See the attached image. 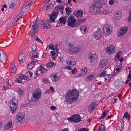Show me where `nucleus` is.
I'll use <instances>...</instances> for the list:
<instances>
[{
  "label": "nucleus",
  "mask_w": 131,
  "mask_h": 131,
  "mask_svg": "<svg viewBox=\"0 0 131 131\" xmlns=\"http://www.w3.org/2000/svg\"><path fill=\"white\" fill-rule=\"evenodd\" d=\"M67 94L64 102L67 104H70L77 100L79 96V92L76 90H72Z\"/></svg>",
  "instance_id": "1"
},
{
  "label": "nucleus",
  "mask_w": 131,
  "mask_h": 131,
  "mask_svg": "<svg viewBox=\"0 0 131 131\" xmlns=\"http://www.w3.org/2000/svg\"><path fill=\"white\" fill-rule=\"evenodd\" d=\"M64 8V7L62 5H60L58 6H56L54 10L53 11L50 15H49V20L48 19V22H54L55 21V19L58 15L59 12L60 11L63 10Z\"/></svg>",
  "instance_id": "2"
},
{
  "label": "nucleus",
  "mask_w": 131,
  "mask_h": 131,
  "mask_svg": "<svg viewBox=\"0 0 131 131\" xmlns=\"http://www.w3.org/2000/svg\"><path fill=\"white\" fill-rule=\"evenodd\" d=\"M102 0H94V3L90 7V12L93 14H96L99 12L100 9L102 6Z\"/></svg>",
  "instance_id": "3"
},
{
  "label": "nucleus",
  "mask_w": 131,
  "mask_h": 131,
  "mask_svg": "<svg viewBox=\"0 0 131 131\" xmlns=\"http://www.w3.org/2000/svg\"><path fill=\"white\" fill-rule=\"evenodd\" d=\"M41 95V92L40 89H38L35 90L33 93L32 101L34 102H37L40 99Z\"/></svg>",
  "instance_id": "4"
},
{
  "label": "nucleus",
  "mask_w": 131,
  "mask_h": 131,
  "mask_svg": "<svg viewBox=\"0 0 131 131\" xmlns=\"http://www.w3.org/2000/svg\"><path fill=\"white\" fill-rule=\"evenodd\" d=\"M17 100L14 97H13L11 100L10 103V108L12 113L13 114L16 111L18 105Z\"/></svg>",
  "instance_id": "5"
},
{
  "label": "nucleus",
  "mask_w": 131,
  "mask_h": 131,
  "mask_svg": "<svg viewBox=\"0 0 131 131\" xmlns=\"http://www.w3.org/2000/svg\"><path fill=\"white\" fill-rule=\"evenodd\" d=\"M112 27L110 24H106L103 27L104 34L105 36L111 34L112 32Z\"/></svg>",
  "instance_id": "6"
},
{
  "label": "nucleus",
  "mask_w": 131,
  "mask_h": 131,
  "mask_svg": "<svg viewBox=\"0 0 131 131\" xmlns=\"http://www.w3.org/2000/svg\"><path fill=\"white\" fill-rule=\"evenodd\" d=\"M81 118L80 115L76 114L72 116L71 117H69L68 120L70 122H73L74 123H77L80 122L81 120Z\"/></svg>",
  "instance_id": "7"
},
{
  "label": "nucleus",
  "mask_w": 131,
  "mask_h": 131,
  "mask_svg": "<svg viewBox=\"0 0 131 131\" xmlns=\"http://www.w3.org/2000/svg\"><path fill=\"white\" fill-rule=\"evenodd\" d=\"M70 47L69 49V52L71 53H76L80 51V48L74 44L70 43L69 45Z\"/></svg>",
  "instance_id": "8"
},
{
  "label": "nucleus",
  "mask_w": 131,
  "mask_h": 131,
  "mask_svg": "<svg viewBox=\"0 0 131 131\" xmlns=\"http://www.w3.org/2000/svg\"><path fill=\"white\" fill-rule=\"evenodd\" d=\"M68 25L71 27H75L76 20L73 17H69L67 21Z\"/></svg>",
  "instance_id": "9"
},
{
  "label": "nucleus",
  "mask_w": 131,
  "mask_h": 131,
  "mask_svg": "<svg viewBox=\"0 0 131 131\" xmlns=\"http://www.w3.org/2000/svg\"><path fill=\"white\" fill-rule=\"evenodd\" d=\"M25 113L23 112H20L17 115L16 120L17 123L22 122L25 117Z\"/></svg>",
  "instance_id": "10"
},
{
  "label": "nucleus",
  "mask_w": 131,
  "mask_h": 131,
  "mask_svg": "<svg viewBox=\"0 0 131 131\" xmlns=\"http://www.w3.org/2000/svg\"><path fill=\"white\" fill-rule=\"evenodd\" d=\"M102 31L101 29L98 28L96 31L93 34V36L96 39H98L101 37Z\"/></svg>",
  "instance_id": "11"
},
{
  "label": "nucleus",
  "mask_w": 131,
  "mask_h": 131,
  "mask_svg": "<svg viewBox=\"0 0 131 131\" xmlns=\"http://www.w3.org/2000/svg\"><path fill=\"white\" fill-rule=\"evenodd\" d=\"M127 27H123L121 28L120 30L118 32V36L121 37L124 35L127 31Z\"/></svg>",
  "instance_id": "12"
},
{
  "label": "nucleus",
  "mask_w": 131,
  "mask_h": 131,
  "mask_svg": "<svg viewBox=\"0 0 131 131\" xmlns=\"http://www.w3.org/2000/svg\"><path fill=\"white\" fill-rule=\"evenodd\" d=\"M106 51L108 53L111 54L115 51V49L113 46H111L107 48Z\"/></svg>",
  "instance_id": "13"
},
{
  "label": "nucleus",
  "mask_w": 131,
  "mask_h": 131,
  "mask_svg": "<svg viewBox=\"0 0 131 131\" xmlns=\"http://www.w3.org/2000/svg\"><path fill=\"white\" fill-rule=\"evenodd\" d=\"M96 56L94 52L92 53L89 55V58L91 62H92L93 60H96Z\"/></svg>",
  "instance_id": "14"
},
{
  "label": "nucleus",
  "mask_w": 131,
  "mask_h": 131,
  "mask_svg": "<svg viewBox=\"0 0 131 131\" xmlns=\"http://www.w3.org/2000/svg\"><path fill=\"white\" fill-rule=\"evenodd\" d=\"M122 16V14L121 12H117L114 15V19L119 20L121 19Z\"/></svg>",
  "instance_id": "15"
},
{
  "label": "nucleus",
  "mask_w": 131,
  "mask_h": 131,
  "mask_svg": "<svg viewBox=\"0 0 131 131\" xmlns=\"http://www.w3.org/2000/svg\"><path fill=\"white\" fill-rule=\"evenodd\" d=\"M85 20L84 19L79 18L76 20L75 27L78 26L82 23L84 22L85 21Z\"/></svg>",
  "instance_id": "16"
},
{
  "label": "nucleus",
  "mask_w": 131,
  "mask_h": 131,
  "mask_svg": "<svg viewBox=\"0 0 131 131\" xmlns=\"http://www.w3.org/2000/svg\"><path fill=\"white\" fill-rule=\"evenodd\" d=\"M96 104L95 103L92 102L88 107V111L90 112L92 111L96 107Z\"/></svg>",
  "instance_id": "17"
},
{
  "label": "nucleus",
  "mask_w": 131,
  "mask_h": 131,
  "mask_svg": "<svg viewBox=\"0 0 131 131\" xmlns=\"http://www.w3.org/2000/svg\"><path fill=\"white\" fill-rule=\"evenodd\" d=\"M25 54L23 53H21L19 55V62L20 63L23 62V60H25Z\"/></svg>",
  "instance_id": "18"
},
{
  "label": "nucleus",
  "mask_w": 131,
  "mask_h": 131,
  "mask_svg": "<svg viewBox=\"0 0 131 131\" xmlns=\"http://www.w3.org/2000/svg\"><path fill=\"white\" fill-rule=\"evenodd\" d=\"M74 15L77 18L81 17L82 16L83 12L81 10L77 11Z\"/></svg>",
  "instance_id": "19"
},
{
  "label": "nucleus",
  "mask_w": 131,
  "mask_h": 131,
  "mask_svg": "<svg viewBox=\"0 0 131 131\" xmlns=\"http://www.w3.org/2000/svg\"><path fill=\"white\" fill-rule=\"evenodd\" d=\"M51 78L53 82H56L60 79V76H57L56 74L51 76Z\"/></svg>",
  "instance_id": "20"
},
{
  "label": "nucleus",
  "mask_w": 131,
  "mask_h": 131,
  "mask_svg": "<svg viewBox=\"0 0 131 131\" xmlns=\"http://www.w3.org/2000/svg\"><path fill=\"white\" fill-rule=\"evenodd\" d=\"M130 115L127 113V112H126L123 116V119H122V121L123 122H125L124 120L125 118L128 120V122H129L130 120Z\"/></svg>",
  "instance_id": "21"
},
{
  "label": "nucleus",
  "mask_w": 131,
  "mask_h": 131,
  "mask_svg": "<svg viewBox=\"0 0 131 131\" xmlns=\"http://www.w3.org/2000/svg\"><path fill=\"white\" fill-rule=\"evenodd\" d=\"M12 122H9L4 127V129L5 130H7L8 129H10L11 127L12 126Z\"/></svg>",
  "instance_id": "22"
},
{
  "label": "nucleus",
  "mask_w": 131,
  "mask_h": 131,
  "mask_svg": "<svg viewBox=\"0 0 131 131\" xmlns=\"http://www.w3.org/2000/svg\"><path fill=\"white\" fill-rule=\"evenodd\" d=\"M107 61L106 59H103L101 60L100 63V66L101 68L104 67L107 62Z\"/></svg>",
  "instance_id": "23"
},
{
  "label": "nucleus",
  "mask_w": 131,
  "mask_h": 131,
  "mask_svg": "<svg viewBox=\"0 0 131 131\" xmlns=\"http://www.w3.org/2000/svg\"><path fill=\"white\" fill-rule=\"evenodd\" d=\"M67 18L66 17H61L59 19L60 23L64 24H65L67 22Z\"/></svg>",
  "instance_id": "24"
},
{
  "label": "nucleus",
  "mask_w": 131,
  "mask_h": 131,
  "mask_svg": "<svg viewBox=\"0 0 131 131\" xmlns=\"http://www.w3.org/2000/svg\"><path fill=\"white\" fill-rule=\"evenodd\" d=\"M39 21L37 20H36L34 22V25H32V28H37L39 26Z\"/></svg>",
  "instance_id": "25"
},
{
  "label": "nucleus",
  "mask_w": 131,
  "mask_h": 131,
  "mask_svg": "<svg viewBox=\"0 0 131 131\" xmlns=\"http://www.w3.org/2000/svg\"><path fill=\"white\" fill-rule=\"evenodd\" d=\"M124 81H119V80H116L115 82V86L117 87H118L119 86H121L122 84H121L120 83H123Z\"/></svg>",
  "instance_id": "26"
},
{
  "label": "nucleus",
  "mask_w": 131,
  "mask_h": 131,
  "mask_svg": "<svg viewBox=\"0 0 131 131\" xmlns=\"http://www.w3.org/2000/svg\"><path fill=\"white\" fill-rule=\"evenodd\" d=\"M32 56L31 57V60H33L36 58H37L39 57L38 54L37 52H33L32 53Z\"/></svg>",
  "instance_id": "27"
},
{
  "label": "nucleus",
  "mask_w": 131,
  "mask_h": 131,
  "mask_svg": "<svg viewBox=\"0 0 131 131\" xmlns=\"http://www.w3.org/2000/svg\"><path fill=\"white\" fill-rule=\"evenodd\" d=\"M108 111L107 110H105L102 113V115L99 117L100 119L103 118L107 114L108 112Z\"/></svg>",
  "instance_id": "28"
},
{
  "label": "nucleus",
  "mask_w": 131,
  "mask_h": 131,
  "mask_svg": "<svg viewBox=\"0 0 131 131\" xmlns=\"http://www.w3.org/2000/svg\"><path fill=\"white\" fill-rule=\"evenodd\" d=\"M42 64L40 65L37 69L38 70L40 71L42 73H43L45 72V71H44L45 68L44 67L42 66Z\"/></svg>",
  "instance_id": "29"
},
{
  "label": "nucleus",
  "mask_w": 131,
  "mask_h": 131,
  "mask_svg": "<svg viewBox=\"0 0 131 131\" xmlns=\"http://www.w3.org/2000/svg\"><path fill=\"white\" fill-rule=\"evenodd\" d=\"M107 75L106 72V71H104L102 72L98 76V77H104L105 76Z\"/></svg>",
  "instance_id": "30"
},
{
  "label": "nucleus",
  "mask_w": 131,
  "mask_h": 131,
  "mask_svg": "<svg viewBox=\"0 0 131 131\" xmlns=\"http://www.w3.org/2000/svg\"><path fill=\"white\" fill-rule=\"evenodd\" d=\"M36 28H32V29L31 30V36L33 37L36 33Z\"/></svg>",
  "instance_id": "31"
},
{
  "label": "nucleus",
  "mask_w": 131,
  "mask_h": 131,
  "mask_svg": "<svg viewBox=\"0 0 131 131\" xmlns=\"http://www.w3.org/2000/svg\"><path fill=\"white\" fill-rule=\"evenodd\" d=\"M54 65V63L52 61H50L48 62L46 65V66L47 67H53Z\"/></svg>",
  "instance_id": "32"
},
{
  "label": "nucleus",
  "mask_w": 131,
  "mask_h": 131,
  "mask_svg": "<svg viewBox=\"0 0 131 131\" xmlns=\"http://www.w3.org/2000/svg\"><path fill=\"white\" fill-rule=\"evenodd\" d=\"M53 5L52 3L49 4L46 7V10L49 11H50L51 6H52V7H53Z\"/></svg>",
  "instance_id": "33"
},
{
  "label": "nucleus",
  "mask_w": 131,
  "mask_h": 131,
  "mask_svg": "<svg viewBox=\"0 0 131 131\" xmlns=\"http://www.w3.org/2000/svg\"><path fill=\"white\" fill-rule=\"evenodd\" d=\"M105 127L104 125L101 124L100 127L99 128L97 131H104Z\"/></svg>",
  "instance_id": "34"
},
{
  "label": "nucleus",
  "mask_w": 131,
  "mask_h": 131,
  "mask_svg": "<svg viewBox=\"0 0 131 131\" xmlns=\"http://www.w3.org/2000/svg\"><path fill=\"white\" fill-rule=\"evenodd\" d=\"M19 78H20V79H21L22 80V79H24L27 81L29 80L28 78L27 77L23 75H20L19 77Z\"/></svg>",
  "instance_id": "35"
},
{
  "label": "nucleus",
  "mask_w": 131,
  "mask_h": 131,
  "mask_svg": "<svg viewBox=\"0 0 131 131\" xmlns=\"http://www.w3.org/2000/svg\"><path fill=\"white\" fill-rule=\"evenodd\" d=\"M73 59L71 57H70L69 58V60L67 61L66 62L67 64H68L69 65H71L72 63V60Z\"/></svg>",
  "instance_id": "36"
},
{
  "label": "nucleus",
  "mask_w": 131,
  "mask_h": 131,
  "mask_svg": "<svg viewBox=\"0 0 131 131\" xmlns=\"http://www.w3.org/2000/svg\"><path fill=\"white\" fill-rule=\"evenodd\" d=\"M94 78V75L91 74L86 79L85 81H88V80H91L93 79Z\"/></svg>",
  "instance_id": "37"
},
{
  "label": "nucleus",
  "mask_w": 131,
  "mask_h": 131,
  "mask_svg": "<svg viewBox=\"0 0 131 131\" xmlns=\"http://www.w3.org/2000/svg\"><path fill=\"white\" fill-rule=\"evenodd\" d=\"M16 6L15 4L14 3H13L9 5V7L10 9L12 10H13L15 8Z\"/></svg>",
  "instance_id": "38"
},
{
  "label": "nucleus",
  "mask_w": 131,
  "mask_h": 131,
  "mask_svg": "<svg viewBox=\"0 0 131 131\" xmlns=\"http://www.w3.org/2000/svg\"><path fill=\"white\" fill-rule=\"evenodd\" d=\"M43 25V27L45 29L49 28L51 27V26L49 24H47L46 23H44Z\"/></svg>",
  "instance_id": "39"
},
{
  "label": "nucleus",
  "mask_w": 131,
  "mask_h": 131,
  "mask_svg": "<svg viewBox=\"0 0 131 131\" xmlns=\"http://www.w3.org/2000/svg\"><path fill=\"white\" fill-rule=\"evenodd\" d=\"M34 64H33L32 62H30L28 65L27 66V68L29 69L32 68L34 66Z\"/></svg>",
  "instance_id": "40"
},
{
  "label": "nucleus",
  "mask_w": 131,
  "mask_h": 131,
  "mask_svg": "<svg viewBox=\"0 0 131 131\" xmlns=\"http://www.w3.org/2000/svg\"><path fill=\"white\" fill-rule=\"evenodd\" d=\"M32 48L33 52H36L37 50L36 46L35 45H33L32 46Z\"/></svg>",
  "instance_id": "41"
},
{
  "label": "nucleus",
  "mask_w": 131,
  "mask_h": 131,
  "mask_svg": "<svg viewBox=\"0 0 131 131\" xmlns=\"http://www.w3.org/2000/svg\"><path fill=\"white\" fill-rule=\"evenodd\" d=\"M35 39L37 41L39 42H40L41 44H43V42L37 36H36L35 37Z\"/></svg>",
  "instance_id": "42"
},
{
  "label": "nucleus",
  "mask_w": 131,
  "mask_h": 131,
  "mask_svg": "<svg viewBox=\"0 0 131 131\" xmlns=\"http://www.w3.org/2000/svg\"><path fill=\"white\" fill-rule=\"evenodd\" d=\"M128 22L129 23L131 22V9L129 13V16L128 19Z\"/></svg>",
  "instance_id": "43"
},
{
  "label": "nucleus",
  "mask_w": 131,
  "mask_h": 131,
  "mask_svg": "<svg viewBox=\"0 0 131 131\" xmlns=\"http://www.w3.org/2000/svg\"><path fill=\"white\" fill-rule=\"evenodd\" d=\"M65 10L66 12V14L69 15L70 14L71 11L70 10V9L69 7L68 8H65Z\"/></svg>",
  "instance_id": "44"
},
{
  "label": "nucleus",
  "mask_w": 131,
  "mask_h": 131,
  "mask_svg": "<svg viewBox=\"0 0 131 131\" xmlns=\"http://www.w3.org/2000/svg\"><path fill=\"white\" fill-rule=\"evenodd\" d=\"M12 72L14 73H15L16 72L17 69L16 67L15 66H14V67H12Z\"/></svg>",
  "instance_id": "45"
},
{
  "label": "nucleus",
  "mask_w": 131,
  "mask_h": 131,
  "mask_svg": "<svg viewBox=\"0 0 131 131\" xmlns=\"http://www.w3.org/2000/svg\"><path fill=\"white\" fill-rule=\"evenodd\" d=\"M18 92L20 95H22L24 93L23 89L21 88H19L18 90Z\"/></svg>",
  "instance_id": "46"
},
{
  "label": "nucleus",
  "mask_w": 131,
  "mask_h": 131,
  "mask_svg": "<svg viewBox=\"0 0 131 131\" xmlns=\"http://www.w3.org/2000/svg\"><path fill=\"white\" fill-rule=\"evenodd\" d=\"M124 124L123 123L121 124V125L119 127V129L120 131H122L124 128Z\"/></svg>",
  "instance_id": "47"
},
{
  "label": "nucleus",
  "mask_w": 131,
  "mask_h": 131,
  "mask_svg": "<svg viewBox=\"0 0 131 131\" xmlns=\"http://www.w3.org/2000/svg\"><path fill=\"white\" fill-rule=\"evenodd\" d=\"M48 46L50 49L51 50L53 49V50H54V49L53 48L54 45H51V44Z\"/></svg>",
  "instance_id": "48"
},
{
  "label": "nucleus",
  "mask_w": 131,
  "mask_h": 131,
  "mask_svg": "<svg viewBox=\"0 0 131 131\" xmlns=\"http://www.w3.org/2000/svg\"><path fill=\"white\" fill-rule=\"evenodd\" d=\"M77 72V69L76 68H74L72 71V73L75 74Z\"/></svg>",
  "instance_id": "49"
},
{
  "label": "nucleus",
  "mask_w": 131,
  "mask_h": 131,
  "mask_svg": "<svg viewBox=\"0 0 131 131\" xmlns=\"http://www.w3.org/2000/svg\"><path fill=\"white\" fill-rule=\"evenodd\" d=\"M38 71H39L38 70V69H37V70L36 71V73L35 74V76L34 77V78H35V79H36V76L38 77L39 75V74L38 73Z\"/></svg>",
  "instance_id": "50"
},
{
  "label": "nucleus",
  "mask_w": 131,
  "mask_h": 131,
  "mask_svg": "<svg viewBox=\"0 0 131 131\" xmlns=\"http://www.w3.org/2000/svg\"><path fill=\"white\" fill-rule=\"evenodd\" d=\"M81 72L82 71V72H83L84 73H85L87 71V69L86 68H85L83 69H81Z\"/></svg>",
  "instance_id": "51"
},
{
  "label": "nucleus",
  "mask_w": 131,
  "mask_h": 131,
  "mask_svg": "<svg viewBox=\"0 0 131 131\" xmlns=\"http://www.w3.org/2000/svg\"><path fill=\"white\" fill-rule=\"evenodd\" d=\"M16 80V81L18 83H20L22 82V80L20 79V78L19 79H17Z\"/></svg>",
  "instance_id": "52"
},
{
  "label": "nucleus",
  "mask_w": 131,
  "mask_h": 131,
  "mask_svg": "<svg viewBox=\"0 0 131 131\" xmlns=\"http://www.w3.org/2000/svg\"><path fill=\"white\" fill-rule=\"evenodd\" d=\"M30 8V6L29 5H27L25 6V9H26V11L28 10H29Z\"/></svg>",
  "instance_id": "53"
},
{
  "label": "nucleus",
  "mask_w": 131,
  "mask_h": 131,
  "mask_svg": "<svg viewBox=\"0 0 131 131\" xmlns=\"http://www.w3.org/2000/svg\"><path fill=\"white\" fill-rule=\"evenodd\" d=\"M50 109L52 110H53L56 109V107L54 106H51L50 107Z\"/></svg>",
  "instance_id": "54"
},
{
  "label": "nucleus",
  "mask_w": 131,
  "mask_h": 131,
  "mask_svg": "<svg viewBox=\"0 0 131 131\" xmlns=\"http://www.w3.org/2000/svg\"><path fill=\"white\" fill-rule=\"evenodd\" d=\"M11 86L10 85L9 86H4V89L5 90H6L7 89H8L9 88H10Z\"/></svg>",
  "instance_id": "55"
},
{
  "label": "nucleus",
  "mask_w": 131,
  "mask_h": 131,
  "mask_svg": "<svg viewBox=\"0 0 131 131\" xmlns=\"http://www.w3.org/2000/svg\"><path fill=\"white\" fill-rule=\"evenodd\" d=\"M66 68L67 69L69 70H71L72 69V68L70 66H66Z\"/></svg>",
  "instance_id": "56"
},
{
  "label": "nucleus",
  "mask_w": 131,
  "mask_h": 131,
  "mask_svg": "<svg viewBox=\"0 0 131 131\" xmlns=\"http://www.w3.org/2000/svg\"><path fill=\"white\" fill-rule=\"evenodd\" d=\"M116 57L117 58V59L120 58L121 56L119 55V52L116 54Z\"/></svg>",
  "instance_id": "57"
},
{
  "label": "nucleus",
  "mask_w": 131,
  "mask_h": 131,
  "mask_svg": "<svg viewBox=\"0 0 131 131\" xmlns=\"http://www.w3.org/2000/svg\"><path fill=\"white\" fill-rule=\"evenodd\" d=\"M109 3L110 5H112L114 3V2L113 0H111L109 1Z\"/></svg>",
  "instance_id": "58"
},
{
  "label": "nucleus",
  "mask_w": 131,
  "mask_h": 131,
  "mask_svg": "<svg viewBox=\"0 0 131 131\" xmlns=\"http://www.w3.org/2000/svg\"><path fill=\"white\" fill-rule=\"evenodd\" d=\"M127 77L128 79H129L130 80H131V73H129Z\"/></svg>",
  "instance_id": "59"
},
{
  "label": "nucleus",
  "mask_w": 131,
  "mask_h": 131,
  "mask_svg": "<svg viewBox=\"0 0 131 131\" xmlns=\"http://www.w3.org/2000/svg\"><path fill=\"white\" fill-rule=\"evenodd\" d=\"M84 32V33L87 32L88 31V30L86 27H85L83 30Z\"/></svg>",
  "instance_id": "60"
},
{
  "label": "nucleus",
  "mask_w": 131,
  "mask_h": 131,
  "mask_svg": "<svg viewBox=\"0 0 131 131\" xmlns=\"http://www.w3.org/2000/svg\"><path fill=\"white\" fill-rule=\"evenodd\" d=\"M27 73H29V74H30V76L31 77H32V74H33V73H32L31 72V71H28V72H27Z\"/></svg>",
  "instance_id": "61"
},
{
  "label": "nucleus",
  "mask_w": 131,
  "mask_h": 131,
  "mask_svg": "<svg viewBox=\"0 0 131 131\" xmlns=\"http://www.w3.org/2000/svg\"><path fill=\"white\" fill-rule=\"evenodd\" d=\"M79 131H86V129L84 128H81L79 130Z\"/></svg>",
  "instance_id": "62"
},
{
  "label": "nucleus",
  "mask_w": 131,
  "mask_h": 131,
  "mask_svg": "<svg viewBox=\"0 0 131 131\" xmlns=\"http://www.w3.org/2000/svg\"><path fill=\"white\" fill-rule=\"evenodd\" d=\"M127 106V108L130 107L131 109V104L130 103L128 104Z\"/></svg>",
  "instance_id": "63"
},
{
  "label": "nucleus",
  "mask_w": 131,
  "mask_h": 131,
  "mask_svg": "<svg viewBox=\"0 0 131 131\" xmlns=\"http://www.w3.org/2000/svg\"><path fill=\"white\" fill-rule=\"evenodd\" d=\"M109 12V11L108 10H104L103 13L105 14H106L108 13Z\"/></svg>",
  "instance_id": "64"
}]
</instances>
